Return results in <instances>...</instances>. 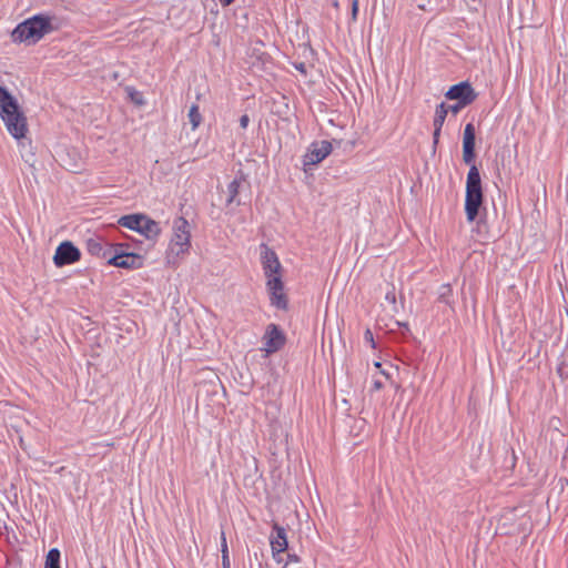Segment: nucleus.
I'll list each match as a JSON object with an SVG mask.
<instances>
[{"mask_svg": "<svg viewBox=\"0 0 568 568\" xmlns=\"http://www.w3.org/2000/svg\"><path fill=\"white\" fill-rule=\"evenodd\" d=\"M261 263L271 305L278 310H285L288 301L284 291L283 267L276 253L265 244L261 245Z\"/></svg>", "mask_w": 568, "mask_h": 568, "instance_id": "obj_1", "label": "nucleus"}, {"mask_svg": "<svg viewBox=\"0 0 568 568\" xmlns=\"http://www.w3.org/2000/svg\"><path fill=\"white\" fill-rule=\"evenodd\" d=\"M221 552H222V567L231 568L230 557H229V548L226 542L225 534L221 535Z\"/></svg>", "mask_w": 568, "mask_h": 568, "instance_id": "obj_18", "label": "nucleus"}, {"mask_svg": "<svg viewBox=\"0 0 568 568\" xmlns=\"http://www.w3.org/2000/svg\"><path fill=\"white\" fill-rule=\"evenodd\" d=\"M270 545H271L273 558L277 562H281L282 561L281 555L284 551H286V549L288 547V542H287L286 530L276 523L273 525V529L270 535Z\"/></svg>", "mask_w": 568, "mask_h": 568, "instance_id": "obj_11", "label": "nucleus"}, {"mask_svg": "<svg viewBox=\"0 0 568 568\" xmlns=\"http://www.w3.org/2000/svg\"><path fill=\"white\" fill-rule=\"evenodd\" d=\"M81 253L71 242L61 243L54 253L53 262L58 267L73 264L80 260Z\"/></svg>", "mask_w": 568, "mask_h": 568, "instance_id": "obj_10", "label": "nucleus"}, {"mask_svg": "<svg viewBox=\"0 0 568 568\" xmlns=\"http://www.w3.org/2000/svg\"><path fill=\"white\" fill-rule=\"evenodd\" d=\"M52 22L49 16L36 14L20 22L11 32V39L14 43L36 44L54 30Z\"/></svg>", "mask_w": 568, "mask_h": 568, "instance_id": "obj_4", "label": "nucleus"}, {"mask_svg": "<svg viewBox=\"0 0 568 568\" xmlns=\"http://www.w3.org/2000/svg\"><path fill=\"white\" fill-rule=\"evenodd\" d=\"M248 122H250V118H248L247 114H244V115H242L240 118V125H241V128L246 129L247 125H248Z\"/></svg>", "mask_w": 568, "mask_h": 568, "instance_id": "obj_24", "label": "nucleus"}, {"mask_svg": "<svg viewBox=\"0 0 568 568\" xmlns=\"http://www.w3.org/2000/svg\"><path fill=\"white\" fill-rule=\"evenodd\" d=\"M385 297H386V300H387L388 302H390V303H393V304L396 302V297H395L394 292H387Z\"/></svg>", "mask_w": 568, "mask_h": 568, "instance_id": "obj_26", "label": "nucleus"}, {"mask_svg": "<svg viewBox=\"0 0 568 568\" xmlns=\"http://www.w3.org/2000/svg\"><path fill=\"white\" fill-rule=\"evenodd\" d=\"M187 116L192 125V130L195 131L202 122V114L200 112L199 105H191Z\"/></svg>", "mask_w": 568, "mask_h": 568, "instance_id": "obj_15", "label": "nucleus"}, {"mask_svg": "<svg viewBox=\"0 0 568 568\" xmlns=\"http://www.w3.org/2000/svg\"><path fill=\"white\" fill-rule=\"evenodd\" d=\"M384 386L383 382L379 379V378H374L373 379V384H372V387L374 390H379L382 389Z\"/></svg>", "mask_w": 568, "mask_h": 568, "instance_id": "obj_23", "label": "nucleus"}, {"mask_svg": "<svg viewBox=\"0 0 568 568\" xmlns=\"http://www.w3.org/2000/svg\"><path fill=\"white\" fill-rule=\"evenodd\" d=\"M442 290H443V292L440 293L439 298L442 301H444L445 303H448V300L446 297H447V295H449L452 293L450 286L443 285Z\"/></svg>", "mask_w": 568, "mask_h": 568, "instance_id": "obj_20", "label": "nucleus"}, {"mask_svg": "<svg viewBox=\"0 0 568 568\" xmlns=\"http://www.w3.org/2000/svg\"><path fill=\"white\" fill-rule=\"evenodd\" d=\"M89 251L93 254H101L102 243L100 240H90L88 242Z\"/></svg>", "mask_w": 568, "mask_h": 568, "instance_id": "obj_19", "label": "nucleus"}, {"mask_svg": "<svg viewBox=\"0 0 568 568\" xmlns=\"http://www.w3.org/2000/svg\"><path fill=\"white\" fill-rule=\"evenodd\" d=\"M118 223L122 227L140 233L149 241H156L162 232L159 222L142 213L123 215Z\"/></svg>", "mask_w": 568, "mask_h": 568, "instance_id": "obj_6", "label": "nucleus"}, {"mask_svg": "<svg viewBox=\"0 0 568 568\" xmlns=\"http://www.w3.org/2000/svg\"><path fill=\"white\" fill-rule=\"evenodd\" d=\"M235 0H219V2L221 3V6L223 7H227L230 4H232Z\"/></svg>", "mask_w": 568, "mask_h": 568, "instance_id": "obj_28", "label": "nucleus"}, {"mask_svg": "<svg viewBox=\"0 0 568 568\" xmlns=\"http://www.w3.org/2000/svg\"><path fill=\"white\" fill-rule=\"evenodd\" d=\"M399 388V385L398 384H394V389H398Z\"/></svg>", "mask_w": 568, "mask_h": 568, "instance_id": "obj_36", "label": "nucleus"}, {"mask_svg": "<svg viewBox=\"0 0 568 568\" xmlns=\"http://www.w3.org/2000/svg\"><path fill=\"white\" fill-rule=\"evenodd\" d=\"M288 558L294 560V561H297V558L293 557L292 555H288Z\"/></svg>", "mask_w": 568, "mask_h": 568, "instance_id": "obj_35", "label": "nucleus"}, {"mask_svg": "<svg viewBox=\"0 0 568 568\" xmlns=\"http://www.w3.org/2000/svg\"><path fill=\"white\" fill-rule=\"evenodd\" d=\"M381 374H382L383 376H385L387 379H390V376H389V374H388V373H386V371L381 369Z\"/></svg>", "mask_w": 568, "mask_h": 568, "instance_id": "obj_30", "label": "nucleus"}, {"mask_svg": "<svg viewBox=\"0 0 568 568\" xmlns=\"http://www.w3.org/2000/svg\"><path fill=\"white\" fill-rule=\"evenodd\" d=\"M296 69L300 70L302 73H305V65L303 63L296 65Z\"/></svg>", "mask_w": 568, "mask_h": 568, "instance_id": "obj_29", "label": "nucleus"}, {"mask_svg": "<svg viewBox=\"0 0 568 568\" xmlns=\"http://www.w3.org/2000/svg\"><path fill=\"white\" fill-rule=\"evenodd\" d=\"M483 204L481 179L478 168L470 165L466 180L465 213L468 222L475 221Z\"/></svg>", "mask_w": 568, "mask_h": 568, "instance_id": "obj_5", "label": "nucleus"}, {"mask_svg": "<svg viewBox=\"0 0 568 568\" xmlns=\"http://www.w3.org/2000/svg\"><path fill=\"white\" fill-rule=\"evenodd\" d=\"M358 12V0H353L352 3V17L353 19H356Z\"/></svg>", "mask_w": 568, "mask_h": 568, "instance_id": "obj_25", "label": "nucleus"}, {"mask_svg": "<svg viewBox=\"0 0 568 568\" xmlns=\"http://www.w3.org/2000/svg\"><path fill=\"white\" fill-rule=\"evenodd\" d=\"M239 191H240V181L239 180H233L227 185V194H229V196L226 199V204L227 205H231L236 200Z\"/></svg>", "mask_w": 568, "mask_h": 568, "instance_id": "obj_17", "label": "nucleus"}, {"mask_svg": "<svg viewBox=\"0 0 568 568\" xmlns=\"http://www.w3.org/2000/svg\"><path fill=\"white\" fill-rule=\"evenodd\" d=\"M364 339H365V342L369 343L372 347H375V342H374L373 333L371 329L365 331Z\"/></svg>", "mask_w": 568, "mask_h": 568, "instance_id": "obj_21", "label": "nucleus"}, {"mask_svg": "<svg viewBox=\"0 0 568 568\" xmlns=\"http://www.w3.org/2000/svg\"><path fill=\"white\" fill-rule=\"evenodd\" d=\"M0 118L13 139L20 142L26 138L27 118L20 110L16 98L3 87H0Z\"/></svg>", "mask_w": 568, "mask_h": 568, "instance_id": "obj_2", "label": "nucleus"}, {"mask_svg": "<svg viewBox=\"0 0 568 568\" xmlns=\"http://www.w3.org/2000/svg\"><path fill=\"white\" fill-rule=\"evenodd\" d=\"M288 558L294 560V561H297V558L293 557L292 555H288Z\"/></svg>", "mask_w": 568, "mask_h": 568, "instance_id": "obj_32", "label": "nucleus"}, {"mask_svg": "<svg viewBox=\"0 0 568 568\" xmlns=\"http://www.w3.org/2000/svg\"><path fill=\"white\" fill-rule=\"evenodd\" d=\"M475 139V126L473 123L466 124L463 136V160L466 164H471L474 162Z\"/></svg>", "mask_w": 568, "mask_h": 568, "instance_id": "obj_13", "label": "nucleus"}, {"mask_svg": "<svg viewBox=\"0 0 568 568\" xmlns=\"http://www.w3.org/2000/svg\"><path fill=\"white\" fill-rule=\"evenodd\" d=\"M288 558L294 560V561H297V558L293 557L292 555H288Z\"/></svg>", "mask_w": 568, "mask_h": 568, "instance_id": "obj_34", "label": "nucleus"}, {"mask_svg": "<svg viewBox=\"0 0 568 568\" xmlns=\"http://www.w3.org/2000/svg\"><path fill=\"white\" fill-rule=\"evenodd\" d=\"M263 347L262 351L266 353V355L273 354L280 351L285 344V336L282 331L275 324H270L266 326L265 333L263 335Z\"/></svg>", "mask_w": 568, "mask_h": 568, "instance_id": "obj_9", "label": "nucleus"}, {"mask_svg": "<svg viewBox=\"0 0 568 568\" xmlns=\"http://www.w3.org/2000/svg\"><path fill=\"white\" fill-rule=\"evenodd\" d=\"M374 365H375L376 368H381V366H382V364L379 362H375Z\"/></svg>", "mask_w": 568, "mask_h": 568, "instance_id": "obj_31", "label": "nucleus"}, {"mask_svg": "<svg viewBox=\"0 0 568 568\" xmlns=\"http://www.w3.org/2000/svg\"><path fill=\"white\" fill-rule=\"evenodd\" d=\"M44 568H60V551L57 548L49 550L45 557Z\"/></svg>", "mask_w": 568, "mask_h": 568, "instance_id": "obj_14", "label": "nucleus"}, {"mask_svg": "<svg viewBox=\"0 0 568 568\" xmlns=\"http://www.w3.org/2000/svg\"><path fill=\"white\" fill-rule=\"evenodd\" d=\"M191 225L186 219H174L172 235L165 252V261L169 265L176 266L189 255L191 250Z\"/></svg>", "mask_w": 568, "mask_h": 568, "instance_id": "obj_3", "label": "nucleus"}, {"mask_svg": "<svg viewBox=\"0 0 568 568\" xmlns=\"http://www.w3.org/2000/svg\"><path fill=\"white\" fill-rule=\"evenodd\" d=\"M288 558L294 560V561H297V558L293 557L292 555H288Z\"/></svg>", "mask_w": 568, "mask_h": 568, "instance_id": "obj_33", "label": "nucleus"}, {"mask_svg": "<svg viewBox=\"0 0 568 568\" xmlns=\"http://www.w3.org/2000/svg\"><path fill=\"white\" fill-rule=\"evenodd\" d=\"M442 128L434 126V133H433V143L436 145L439 140Z\"/></svg>", "mask_w": 568, "mask_h": 568, "instance_id": "obj_22", "label": "nucleus"}, {"mask_svg": "<svg viewBox=\"0 0 568 568\" xmlns=\"http://www.w3.org/2000/svg\"><path fill=\"white\" fill-rule=\"evenodd\" d=\"M332 152V144L326 140L313 142L303 155V166L306 171L325 160Z\"/></svg>", "mask_w": 568, "mask_h": 568, "instance_id": "obj_8", "label": "nucleus"}, {"mask_svg": "<svg viewBox=\"0 0 568 568\" xmlns=\"http://www.w3.org/2000/svg\"><path fill=\"white\" fill-rule=\"evenodd\" d=\"M463 106H464V105H462V104L458 102V104H457V105L448 106V109H450L453 113H457V112L460 110V108H463Z\"/></svg>", "mask_w": 568, "mask_h": 568, "instance_id": "obj_27", "label": "nucleus"}, {"mask_svg": "<svg viewBox=\"0 0 568 568\" xmlns=\"http://www.w3.org/2000/svg\"><path fill=\"white\" fill-rule=\"evenodd\" d=\"M447 113H448V106L445 103H440L436 108V111H435L434 123H433L434 126L443 128V124L446 120Z\"/></svg>", "mask_w": 568, "mask_h": 568, "instance_id": "obj_16", "label": "nucleus"}, {"mask_svg": "<svg viewBox=\"0 0 568 568\" xmlns=\"http://www.w3.org/2000/svg\"><path fill=\"white\" fill-rule=\"evenodd\" d=\"M448 100H457L462 105H467L476 99V93L468 82L453 85L445 94Z\"/></svg>", "mask_w": 568, "mask_h": 568, "instance_id": "obj_12", "label": "nucleus"}, {"mask_svg": "<svg viewBox=\"0 0 568 568\" xmlns=\"http://www.w3.org/2000/svg\"><path fill=\"white\" fill-rule=\"evenodd\" d=\"M113 251L114 254L108 257V263L110 265L129 270H136L142 267L143 257L139 254L125 252L122 244L116 245Z\"/></svg>", "mask_w": 568, "mask_h": 568, "instance_id": "obj_7", "label": "nucleus"}]
</instances>
